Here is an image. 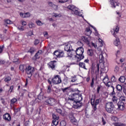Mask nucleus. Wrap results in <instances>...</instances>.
Returning a JSON list of instances; mask_svg holds the SVG:
<instances>
[{"label": "nucleus", "mask_w": 126, "mask_h": 126, "mask_svg": "<svg viewBox=\"0 0 126 126\" xmlns=\"http://www.w3.org/2000/svg\"><path fill=\"white\" fill-rule=\"evenodd\" d=\"M83 53H84V49H83V47H80L76 49V54L77 56H75V60H77V62H80L81 60L84 59Z\"/></svg>", "instance_id": "1"}, {"label": "nucleus", "mask_w": 126, "mask_h": 126, "mask_svg": "<svg viewBox=\"0 0 126 126\" xmlns=\"http://www.w3.org/2000/svg\"><path fill=\"white\" fill-rule=\"evenodd\" d=\"M68 101H72L76 103H79V102L82 101V95L77 94H72L69 96Z\"/></svg>", "instance_id": "2"}, {"label": "nucleus", "mask_w": 126, "mask_h": 126, "mask_svg": "<svg viewBox=\"0 0 126 126\" xmlns=\"http://www.w3.org/2000/svg\"><path fill=\"white\" fill-rule=\"evenodd\" d=\"M68 9L70 10L72 14L75 15H78L79 16H82V14L79 11V9L73 5H69L67 6Z\"/></svg>", "instance_id": "3"}, {"label": "nucleus", "mask_w": 126, "mask_h": 126, "mask_svg": "<svg viewBox=\"0 0 126 126\" xmlns=\"http://www.w3.org/2000/svg\"><path fill=\"white\" fill-rule=\"evenodd\" d=\"M125 102H126V97L121 96L120 97V101L117 104L118 106V110H120V111L125 110Z\"/></svg>", "instance_id": "4"}, {"label": "nucleus", "mask_w": 126, "mask_h": 126, "mask_svg": "<svg viewBox=\"0 0 126 126\" xmlns=\"http://www.w3.org/2000/svg\"><path fill=\"white\" fill-rule=\"evenodd\" d=\"M26 73L28 75H31L32 76L34 74V72L35 71V67H32L31 65L27 66L25 69Z\"/></svg>", "instance_id": "5"}, {"label": "nucleus", "mask_w": 126, "mask_h": 126, "mask_svg": "<svg viewBox=\"0 0 126 126\" xmlns=\"http://www.w3.org/2000/svg\"><path fill=\"white\" fill-rule=\"evenodd\" d=\"M47 65L50 69H52V70H56V68L57 67V61H51L48 63Z\"/></svg>", "instance_id": "6"}, {"label": "nucleus", "mask_w": 126, "mask_h": 126, "mask_svg": "<svg viewBox=\"0 0 126 126\" xmlns=\"http://www.w3.org/2000/svg\"><path fill=\"white\" fill-rule=\"evenodd\" d=\"M52 119L53 120L52 121L51 126H58V125H59V116H57L55 114L53 113Z\"/></svg>", "instance_id": "7"}, {"label": "nucleus", "mask_w": 126, "mask_h": 126, "mask_svg": "<svg viewBox=\"0 0 126 126\" xmlns=\"http://www.w3.org/2000/svg\"><path fill=\"white\" fill-rule=\"evenodd\" d=\"M52 82L55 85L60 84V83H62V79L61 78V76L59 75L55 76L52 79Z\"/></svg>", "instance_id": "8"}, {"label": "nucleus", "mask_w": 126, "mask_h": 126, "mask_svg": "<svg viewBox=\"0 0 126 126\" xmlns=\"http://www.w3.org/2000/svg\"><path fill=\"white\" fill-rule=\"evenodd\" d=\"M114 107L113 102H107L105 105L106 111H113Z\"/></svg>", "instance_id": "9"}, {"label": "nucleus", "mask_w": 126, "mask_h": 126, "mask_svg": "<svg viewBox=\"0 0 126 126\" xmlns=\"http://www.w3.org/2000/svg\"><path fill=\"white\" fill-rule=\"evenodd\" d=\"M53 54L57 57V58H63V57H64V53H63V51L56 50Z\"/></svg>", "instance_id": "10"}, {"label": "nucleus", "mask_w": 126, "mask_h": 126, "mask_svg": "<svg viewBox=\"0 0 126 126\" xmlns=\"http://www.w3.org/2000/svg\"><path fill=\"white\" fill-rule=\"evenodd\" d=\"M55 99L53 98H49L45 100V103H46L47 105H50V106H53V105H55Z\"/></svg>", "instance_id": "11"}, {"label": "nucleus", "mask_w": 126, "mask_h": 126, "mask_svg": "<svg viewBox=\"0 0 126 126\" xmlns=\"http://www.w3.org/2000/svg\"><path fill=\"white\" fill-rule=\"evenodd\" d=\"M48 5L50 7H52L53 9L54 10H58L59 9V6L58 5L55 4L52 1H48L47 2Z\"/></svg>", "instance_id": "12"}, {"label": "nucleus", "mask_w": 126, "mask_h": 126, "mask_svg": "<svg viewBox=\"0 0 126 126\" xmlns=\"http://www.w3.org/2000/svg\"><path fill=\"white\" fill-rule=\"evenodd\" d=\"M100 99H97L95 100V102L93 101L91 102V104L93 106V108L94 111H96L97 110V105L99 104L100 102Z\"/></svg>", "instance_id": "13"}, {"label": "nucleus", "mask_w": 126, "mask_h": 126, "mask_svg": "<svg viewBox=\"0 0 126 126\" xmlns=\"http://www.w3.org/2000/svg\"><path fill=\"white\" fill-rule=\"evenodd\" d=\"M64 50L66 52H71V51H73L72 47L69 43H66L65 44Z\"/></svg>", "instance_id": "14"}, {"label": "nucleus", "mask_w": 126, "mask_h": 126, "mask_svg": "<svg viewBox=\"0 0 126 126\" xmlns=\"http://www.w3.org/2000/svg\"><path fill=\"white\" fill-rule=\"evenodd\" d=\"M20 15L22 18H29V17H30V16H31V14L29 12H21L20 13Z\"/></svg>", "instance_id": "15"}, {"label": "nucleus", "mask_w": 126, "mask_h": 126, "mask_svg": "<svg viewBox=\"0 0 126 126\" xmlns=\"http://www.w3.org/2000/svg\"><path fill=\"white\" fill-rule=\"evenodd\" d=\"M3 119L5 120V121H8V122H10L11 121V117L10 115L8 113H6L3 116Z\"/></svg>", "instance_id": "16"}, {"label": "nucleus", "mask_w": 126, "mask_h": 126, "mask_svg": "<svg viewBox=\"0 0 126 126\" xmlns=\"http://www.w3.org/2000/svg\"><path fill=\"white\" fill-rule=\"evenodd\" d=\"M74 114L72 113H70L69 114V118L70 120V121L71 123H76V119H75V118L74 116Z\"/></svg>", "instance_id": "17"}, {"label": "nucleus", "mask_w": 126, "mask_h": 126, "mask_svg": "<svg viewBox=\"0 0 126 126\" xmlns=\"http://www.w3.org/2000/svg\"><path fill=\"white\" fill-rule=\"evenodd\" d=\"M110 3L112 5V7H113L114 8H116V6L119 5V3L116 0H111Z\"/></svg>", "instance_id": "18"}, {"label": "nucleus", "mask_w": 126, "mask_h": 126, "mask_svg": "<svg viewBox=\"0 0 126 126\" xmlns=\"http://www.w3.org/2000/svg\"><path fill=\"white\" fill-rule=\"evenodd\" d=\"M92 33V31L90 30V28H87L86 29V31L85 32V34L87 36H90Z\"/></svg>", "instance_id": "19"}, {"label": "nucleus", "mask_w": 126, "mask_h": 126, "mask_svg": "<svg viewBox=\"0 0 126 126\" xmlns=\"http://www.w3.org/2000/svg\"><path fill=\"white\" fill-rule=\"evenodd\" d=\"M81 39L83 42H85V43H86L88 45L89 44V39H88V38L85 36H82Z\"/></svg>", "instance_id": "20"}, {"label": "nucleus", "mask_w": 126, "mask_h": 126, "mask_svg": "<svg viewBox=\"0 0 126 126\" xmlns=\"http://www.w3.org/2000/svg\"><path fill=\"white\" fill-rule=\"evenodd\" d=\"M16 102H17V99H16L15 98H12L10 100V106H11V107H13V105H14V104H15V103H16Z\"/></svg>", "instance_id": "21"}, {"label": "nucleus", "mask_w": 126, "mask_h": 126, "mask_svg": "<svg viewBox=\"0 0 126 126\" xmlns=\"http://www.w3.org/2000/svg\"><path fill=\"white\" fill-rule=\"evenodd\" d=\"M120 30V29L119 28V27H118V26H117L115 28H114L113 31H114V33L113 35L114 36V37H116V35H115V34H117V33L119 32V31Z\"/></svg>", "instance_id": "22"}, {"label": "nucleus", "mask_w": 126, "mask_h": 126, "mask_svg": "<svg viewBox=\"0 0 126 126\" xmlns=\"http://www.w3.org/2000/svg\"><path fill=\"white\" fill-rule=\"evenodd\" d=\"M57 113L60 114V115H62L63 117H64V116H66V115H67V112L65 111H57Z\"/></svg>", "instance_id": "23"}, {"label": "nucleus", "mask_w": 126, "mask_h": 126, "mask_svg": "<svg viewBox=\"0 0 126 126\" xmlns=\"http://www.w3.org/2000/svg\"><path fill=\"white\" fill-rule=\"evenodd\" d=\"M79 66H80V67H81L82 68H84V69H86V70H87V68H86V67H85V63L80 62L79 63Z\"/></svg>", "instance_id": "24"}, {"label": "nucleus", "mask_w": 126, "mask_h": 126, "mask_svg": "<svg viewBox=\"0 0 126 126\" xmlns=\"http://www.w3.org/2000/svg\"><path fill=\"white\" fill-rule=\"evenodd\" d=\"M104 53H103V52H100V54L99 55V59L100 60V61H101V62H103L105 59L104 58Z\"/></svg>", "instance_id": "25"}, {"label": "nucleus", "mask_w": 126, "mask_h": 126, "mask_svg": "<svg viewBox=\"0 0 126 126\" xmlns=\"http://www.w3.org/2000/svg\"><path fill=\"white\" fill-rule=\"evenodd\" d=\"M109 78L108 77V75H106V76L103 79V82L105 85L107 84V83L109 82Z\"/></svg>", "instance_id": "26"}, {"label": "nucleus", "mask_w": 126, "mask_h": 126, "mask_svg": "<svg viewBox=\"0 0 126 126\" xmlns=\"http://www.w3.org/2000/svg\"><path fill=\"white\" fill-rule=\"evenodd\" d=\"M119 80L122 83H124V82L126 81V77L124 76H122L120 77V78L119 79Z\"/></svg>", "instance_id": "27"}, {"label": "nucleus", "mask_w": 126, "mask_h": 126, "mask_svg": "<svg viewBox=\"0 0 126 126\" xmlns=\"http://www.w3.org/2000/svg\"><path fill=\"white\" fill-rule=\"evenodd\" d=\"M113 125L114 126H126V124L122 123H115Z\"/></svg>", "instance_id": "28"}, {"label": "nucleus", "mask_w": 126, "mask_h": 126, "mask_svg": "<svg viewBox=\"0 0 126 126\" xmlns=\"http://www.w3.org/2000/svg\"><path fill=\"white\" fill-rule=\"evenodd\" d=\"M114 45L115 46H118L120 45V39L119 38H116L114 41Z\"/></svg>", "instance_id": "29"}, {"label": "nucleus", "mask_w": 126, "mask_h": 126, "mask_svg": "<svg viewBox=\"0 0 126 126\" xmlns=\"http://www.w3.org/2000/svg\"><path fill=\"white\" fill-rule=\"evenodd\" d=\"M118 97L116 96H112V101L114 103V104H116V103H118Z\"/></svg>", "instance_id": "30"}, {"label": "nucleus", "mask_w": 126, "mask_h": 126, "mask_svg": "<svg viewBox=\"0 0 126 126\" xmlns=\"http://www.w3.org/2000/svg\"><path fill=\"white\" fill-rule=\"evenodd\" d=\"M87 53L89 56H90L91 57L93 56V50L92 49H88Z\"/></svg>", "instance_id": "31"}, {"label": "nucleus", "mask_w": 126, "mask_h": 126, "mask_svg": "<svg viewBox=\"0 0 126 126\" xmlns=\"http://www.w3.org/2000/svg\"><path fill=\"white\" fill-rule=\"evenodd\" d=\"M52 15L54 17H61V16H62V15L61 14H57L56 13H53L52 14Z\"/></svg>", "instance_id": "32"}, {"label": "nucleus", "mask_w": 126, "mask_h": 126, "mask_svg": "<svg viewBox=\"0 0 126 126\" xmlns=\"http://www.w3.org/2000/svg\"><path fill=\"white\" fill-rule=\"evenodd\" d=\"M116 89L118 91H122V90H123V88L121 85H117L116 86Z\"/></svg>", "instance_id": "33"}, {"label": "nucleus", "mask_w": 126, "mask_h": 126, "mask_svg": "<svg viewBox=\"0 0 126 126\" xmlns=\"http://www.w3.org/2000/svg\"><path fill=\"white\" fill-rule=\"evenodd\" d=\"M66 122L65 121H62L60 122V126H66Z\"/></svg>", "instance_id": "34"}, {"label": "nucleus", "mask_w": 126, "mask_h": 126, "mask_svg": "<svg viewBox=\"0 0 126 126\" xmlns=\"http://www.w3.org/2000/svg\"><path fill=\"white\" fill-rule=\"evenodd\" d=\"M111 120H112V121H113V122H118L119 119L117 118V117L112 116V117H111Z\"/></svg>", "instance_id": "35"}, {"label": "nucleus", "mask_w": 126, "mask_h": 126, "mask_svg": "<svg viewBox=\"0 0 126 126\" xmlns=\"http://www.w3.org/2000/svg\"><path fill=\"white\" fill-rule=\"evenodd\" d=\"M36 23L38 26H42V25L44 24V23H42L40 20L36 21Z\"/></svg>", "instance_id": "36"}, {"label": "nucleus", "mask_w": 126, "mask_h": 126, "mask_svg": "<svg viewBox=\"0 0 126 126\" xmlns=\"http://www.w3.org/2000/svg\"><path fill=\"white\" fill-rule=\"evenodd\" d=\"M10 80H11V78L9 76L6 77L4 79L5 82H9Z\"/></svg>", "instance_id": "37"}, {"label": "nucleus", "mask_w": 126, "mask_h": 126, "mask_svg": "<svg viewBox=\"0 0 126 126\" xmlns=\"http://www.w3.org/2000/svg\"><path fill=\"white\" fill-rule=\"evenodd\" d=\"M111 87L113 88V92L110 93V95L112 96V97H114V96L116 95V93L115 92V89L114 88V87L111 86Z\"/></svg>", "instance_id": "38"}, {"label": "nucleus", "mask_w": 126, "mask_h": 126, "mask_svg": "<svg viewBox=\"0 0 126 126\" xmlns=\"http://www.w3.org/2000/svg\"><path fill=\"white\" fill-rule=\"evenodd\" d=\"M68 0H58L57 2L59 3H64V2H66Z\"/></svg>", "instance_id": "39"}, {"label": "nucleus", "mask_w": 126, "mask_h": 126, "mask_svg": "<svg viewBox=\"0 0 126 126\" xmlns=\"http://www.w3.org/2000/svg\"><path fill=\"white\" fill-rule=\"evenodd\" d=\"M120 71V67L118 66H116L115 67L114 71L116 73H118Z\"/></svg>", "instance_id": "40"}, {"label": "nucleus", "mask_w": 126, "mask_h": 126, "mask_svg": "<svg viewBox=\"0 0 126 126\" xmlns=\"http://www.w3.org/2000/svg\"><path fill=\"white\" fill-rule=\"evenodd\" d=\"M17 29H18V30H20V31H24V27L22 26H19L17 27Z\"/></svg>", "instance_id": "41"}, {"label": "nucleus", "mask_w": 126, "mask_h": 126, "mask_svg": "<svg viewBox=\"0 0 126 126\" xmlns=\"http://www.w3.org/2000/svg\"><path fill=\"white\" fill-rule=\"evenodd\" d=\"M42 53H43V51H42V50H39L38 51L37 53H36L35 55V57L36 58H37V57H38V56H39V55H41V54H42Z\"/></svg>", "instance_id": "42"}, {"label": "nucleus", "mask_w": 126, "mask_h": 126, "mask_svg": "<svg viewBox=\"0 0 126 126\" xmlns=\"http://www.w3.org/2000/svg\"><path fill=\"white\" fill-rule=\"evenodd\" d=\"M98 42L100 44V46L102 47V46H103V45L104 44V41H103V40L99 38Z\"/></svg>", "instance_id": "43"}, {"label": "nucleus", "mask_w": 126, "mask_h": 126, "mask_svg": "<svg viewBox=\"0 0 126 126\" xmlns=\"http://www.w3.org/2000/svg\"><path fill=\"white\" fill-rule=\"evenodd\" d=\"M25 65H20L19 66V69L20 70H21V71H24V67Z\"/></svg>", "instance_id": "44"}, {"label": "nucleus", "mask_w": 126, "mask_h": 126, "mask_svg": "<svg viewBox=\"0 0 126 126\" xmlns=\"http://www.w3.org/2000/svg\"><path fill=\"white\" fill-rule=\"evenodd\" d=\"M111 80L112 82H116L117 81V78H116V77H115V76H113L111 77Z\"/></svg>", "instance_id": "45"}, {"label": "nucleus", "mask_w": 126, "mask_h": 126, "mask_svg": "<svg viewBox=\"0 0 126 126\" xmlns=\"http://www.w3.org/2000/svg\"><path fill=\"white\" fill-rule=\"evenodd\" d=\"M28 97L29 98H33L34 97V93H29Z\"/></svg>", "instance_id": "46"}, {"label": "nucleus", "mask_w": 126, "mask_h": 126, "mask_svg": "<svg viewBox=\"0 0 126 126\" xmlns=\"http://www.w3.org/2000/svg\"><path fill=\"white\" fill-rule=\"evenodd\" d=\"M29 27L30 28H34V27H35V25L33 23H30L29 24Z\"/></svg>", "instance_id": "47"}, {"label": "nucleus", "mask_w": 126, "mask_h": 126, "mask_svg": "<svg viewBox=\"0 0 126 126\" xmlns=\"http://www.w3.org/2000/svg\"><path fill=\"white\" fill-rule=\"evenodd\" d=\"M34 48L31 47L29 50V53H30L32 55L34 53Z\"/></svg>", "instance_id": "48"}, {"label": "nucleus", "mask_w": 126, "mask_h": 126, "mask_svg": "<svg viewBox=\"0 0 126 126\" xmlns=\"http://www.w3.org/2000/svg\"><path fill=\"white\" fill-rule=\"evenodd\" d=\"M52 87L51 86H48V89H47V93H51L52 92Z\"/></svg>", "instance_id": "49"}, {"label": "nucleus", "mask_w": 126, "mask_h": 126, "mask_svg": "<svg viewBox=\"0 0 126 126\" xmlns=\"http://www.w3.org/2000/svg\"><path fill=\"white\" fill-rule=\"evenodd\" d=\"M5 23L6 24H12V22L10 20L7 19L5 20Z\"/></svg>", "instance_id": "50"}, {"label": "nucleus", "mask_w": 126, "mask_h": 126, "mask_svg": "<svg viewBox=\"0 0 126 126\" xmlns=\"http://www.w3.org/2000/svg\"><path fill=\"white\" fill-rule=\"evenodd\" d=\"M77 80L76 79V76H74V77H72L71 82H75Z\"/></svg>", "instance_id": "51"}, {"label": "nucleus", "mask_w": 126, "mask_h": 126, "mask_svg": "<svg viewBox=\"0 0 126 126\" xmlns=\"http://www.w3.org/2000/svg\"><path fill=\"white\" fill-rule=\"evenodd\" d=\"M91 87H92V88L94 87V78H92V82L91 83Z\"/></svg>", "instance_id": "52"}, {"label": "nucleus", "mask_w": 126, "mask_h": 126, "mask_svg": "<svg viewBox=\"0 0 126 126\" xmlns=\"http://www.w3.org/2000/svg\"><path fill=\"white\" fill-rule=\"evenodd\" d=\"M107 87H110V86H112V82L109 81L107 83H106L105 85Z\"/></svg>", "instance_id": "53"}, {"label": "nucleus", "mask_w": 126, "mask_h": 126, "mask_svg": "<svg viewBox=\"0 0 126 126\" xmlns=\"http://www.w3.org/2000/svg\"><path fill=\"white\" fill-rule=\"evenodd\" d=\"M100 89H101V86H98L96 89V92L97 94H99V93H100Z\"/></svg>", "instance_id": "54"}, {"label": "nucleus", "mask_w": 126, "mask_h": 126, "mask_svg": "<svg viewBox=\"0 0 126 126\" xmlns=\"http://www.w3.org/2000/svg\"><path fill=\"white\" fill-rule=\"evenodd\" d=\"M21 109V107H20L19 108H16L15 107H12V110L14 111H20V109Z\"/></svg>", "instance_id": "55"}, {"label": "nucleus", "mask_w": 126, "mask_h": 126, "mask_svg": "<svg viewBox=\"0 0 126 126\" xmlns=\"http://www.w3.org/2000/svg\"><path fill=\"white\" fill-rule=\"evenodd\" d=\"M39 43H40V41H39V40H38V39H36L34 41V45H38L39 44Z\"/></svg>", "instance_id": "56"}, {"label": "nucleus", "mask_w": 126, "mask_h": 126, "mask_svg": "<svg viewBox=\"0 0 126 126\" xmlns=\"http://www.w3.org/2000/svg\"><path fill=\"white\" fill-rule=\"evenodd\" d=\"M0 63L1 64H6V62H5V61H4V60H1L0 61Z\"/></svg>", "instance_id": "57"}, {"label": "nucleus", "mask_w": 126, "mask_h": 126, "mask_svg": "<svg viewBox=\"0 0 126 126\" xmlns=\"http://www.w3.org/2000/svg\"><path fill=\"white\" fill-rule=\"evenodd\" d=\"M92 47H94V49H97V45L95 44V43L92 42Z\"/></svg>", "instance_id": "58"}, {"label": "nucleus", "mask_w": 126, "mask_h": 126, "mask_svg": "<svg viewBox=\"0 0 126 126\" xmlns=\"http://www.w3.org/2000/svg\"><path fill=\"white\" fill-rule=\"evenodd\" d=\"M13 89V86H11L10 87V89L8 91V92H10V93H11V92H12V90Z\"/></svg>", "instance_id": "59"}, {"label": "nucleus", "mask_w": 126, "mask_h": 126, "mask_svg": "<svg viewBox=\"0 0 126 126\" xmlns=\"http://www.w3.org/2000/svg\"><path fill=\"white\" fill-rule=\"evenodd\" d=\"M3 48H4L3 46H0V54H1V53L2 52V50H3Z\"/></svg>", "instance_id": "60"}, {"label": "nucleus", "mask_w": 126, "mask_h": 126, "mask_svg": "<svg viewBox=\"0 0 126 126\" xmlns=\"http://www.w3.org/2000/svg\"><path fill=\"white\" fill-rule=\"evenodd\" d=\"M22 24L23 26H26V25H27V23H26L25 21H23L22 22Z\"/></svg>", "instance_id": "61"}, {"label": "nucleus", "mask_w": 126, "mask_h": 126, "mask_svg": "<svg viewBox=\"0 0 126 126\" xmlns=\"http://www.w3.org/2000/svg\"><path fill=\"white\" fill-rule=\"evenodd\" d=\"M69 88L67 87V88H65L64 89H62V91H63V92H65L66 91V90H67V89H68Z\"/></svg>", "instance_id": "62"}, {"label": "nucleus", "mask_w": 126, "mask_h": 126, "mask_svg": "<svg viewBox=\"0 0 126 126\" xmlns=\"http://www.w3.org/2000/svg\"><path fill=\"white\" fill-rule=\"evenodd\" d=\"M32 35H33V32L31 31L29 32V36H32Z\"/></svg>", "instance_id": "63"}, {"label": "nucleus", "mask_w": 126, "mask_h": 126, "mask_svg": "<svg viewBox=\"0 0 126 126\" xmlns=\"http://www.w3.org/2000/svg\"><path fill=\"white\" fill-rule=\"evenodd\" d=\"M44 37H47V36H48V32H44Z\"/></svg>", "instance_id": "64"}]
</instances>
